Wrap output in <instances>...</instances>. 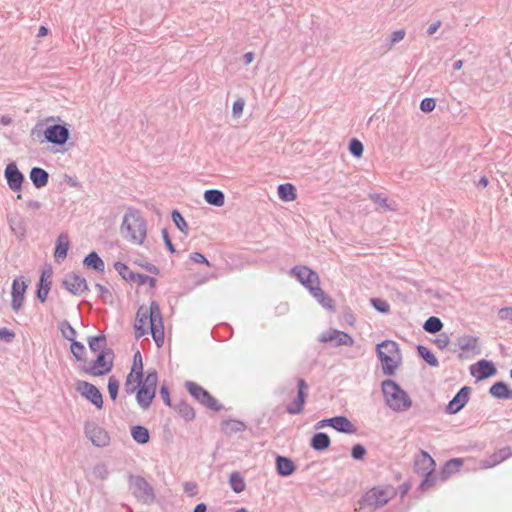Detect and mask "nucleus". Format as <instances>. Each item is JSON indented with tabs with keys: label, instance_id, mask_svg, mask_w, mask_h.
Masks as SVG:
<instances>
[{
	"label": "nucleus",
	"instance_id": "32",
	"mask_svg": "<svg viewBox=\"0 0 512 512\" xmlns=\"http://www.w3.org/2000/svg\"><path fill=\"white\" fill-rule=\"evenodd\" d=\"M205 201L213 206L221 207L225 202V195L221 190L209 189L204 192Z\"/></svg>",
	"mask_w": 512,
	"mask_h": 512
},
{
	"label": "nucleus",
	"instance_id": "31",
	"mask_svg": "<svg viewBox=\"0 0 512 512\" xmlns=\"http://www.w3.org/2000/svg\"><path fill=\"white\" fill-rule=\"evenodd\" d=\"M331 444L330 437L324 432H318L311 438L310 445L316 451L326 450Z\"/></svg>",
	"mask_w": 512,
	"mask_h": 512
},
{
	"label": "nucleus",
	"instance_id": "4",
	"mask_svg": "<svg viewBox=\"0 0 512 512\" xmlns=\"http://www.w3.org/2000/svg\"><path fill=\"white\" fill-rule=\"evenodd\" d=\"M395 494L396 490L391 485L373 487L362 496L360 505L380 508L388 503Z\"/></svg>",
	"mask_w": 512,
	"mask_h": 512
},
{
	"label": "nucleus",
	"instance_id": "40",
	"mask_svg": "<svg viewBox=\"0 0 512 512\" xmlns=\"http://www.w3.org/2000/svg\"><path fill=\"white\" fill-rule=\"evenodd\" d=\"M417 352L419 356L430 366L438 367L439 362L435 355L424 345L417 346Z\"/></svg>",
	"mask_w": 512,
	"mask_h": 512
},
{
	"label": "nucleus",
	"instance_id": "51",
	"mask_svg": "<svg viewBox=\"0 0 512 512\" xmlns=\"http://www.w3.org/2000/svg\"><path fill=\"white\" fill-rule=\"evenodd\" d=\"M363 144L360 140L353 138L349 143V151L355 157H360L363 154Z\"/></svg>",
	"mask_w": 512,
	"mask_h": 512
},
{
	"label": "nucleus",
	"instance_id": "17",
	"mask_svg": "<svg viewBox=\"0 0 512 512\" xmlns=\"http://www.w3.org/2000/svg\"><path fill=\"white\" fill-rule=\"evenodd\" d=\"M298 391L296 398L286 406V412L291 415H297L300 414L305 405V399H306V389L308 388V385L306 381L303 378L298 379Z\"/></svg>",
	"mask_w": 512,
	"mask_h": 512
},
{
	"label": "nucleus",
	"instance_id": "28",
	"mask_svg": "<svg viewBox=\"0 0 512 512\" xmlns=\"http://www.w3.org/2000/svg\"><path fill=\"white\" fill-rule=\"evenodd\" d=\"M489 393L496 399H512V390L502 381L494 383L490 387Z\"/></svg>",
	"mask_w": 512,
	"mask_h": 512
},
{
	"label": "nucleus",
	"instance_id": "58",
	"mask_svg": "<svg viewBox=\"0 0 512 512\" xmlns=\"http://www.w3.org/2000/svg\"><path fill=\"white\" fill-rule=\"evenodd\" d=\"M245 106V101L243 98H238L236 101H234L232 106V113L234 117H240V115L243 112Z\"/></svg>",
	"mask_w": 512,
	"mask_h": 512
},
{
	"label": "nucleus",
	"instance_id": "10",
	"mask_svg": "<svg viewBox=\"0 0 512 512\" xmlns=\"http://www.w3.org/2000/svg\"><path fill=\"white\" fill-rule=\"evenodd\" d=\"M86 437L97 447H105L110 442L107 431L94 422H87L84 427Z\"/></svg>",
	"mask_w": 512,
	"mask_h": 512
},
{
	"label": "nucleus",
	"instance_id": "61",
	"mask_svg": "<svg viewBox=\"0 0 512 512\" xmlns=\"http://www.w3.org/2000/svg\"><path fill=\"white\" fill-rule=\"evenodd\" d=\"M15 338V333L8 328H0V340H4L6 343H11Z\"/></svg>",
	"mask_w": 512,
	"mask_h": 512
},
{
	"label": "nucleus",
	"instance_id": "1",
	"mask_svg": "<svg viewBox=\"0 0 512 512\" xmlns=\"http://www.w3.org/2000/svg\"><path fill=\"white\" fill-rule=\"evenodd\" d=\"M120 232L122 237L135 245H142L147 235V222L141 212L128 208L123 216Z\"/></svg>",
	"mask_w": 512,
	"mask_h": 512
},
{
	"label": "nucleus",
	"instance_id": "57",
	"mask_svg": "<svg viewBox=\"0 0 512 512\" xmlns=\"http://www.w3.org/2000/svg\"><path fill=\"white\" fill-rule=\"evenodd\" d=\"M44 122L43 121H39L36 123V125L31 129V137L34 139V140H40L41 136L43 135V131L45 130L44 129Z\"/></svg>",
	"mask_w": 512,
	"mask_h": 512
},
{
	"label": "nucleus",
	"instance_id": "24",
	"mask_svg": "<svg viewBox=\"0 0 512 512\" xmlns=\"http://www.w3.org/2000/svg\"><path fill=\"white\" fill-rule=\"evenodd\" d=\"M30 180L32 181L33 185L40 189L42 187H45L48 184L49 181V174L46 170L40 167H33L30 170L29 174Z\"/></svg>",
	"mask_w": 512,
	"mask_h": 512
},
{
	"label": "nucleus",
	"instance_id": "9",
	"mask_svg": "<svg viewBox=\"0 0 512 512\" xmlns=\"http://www.w3.org/2000/svg\"><path fill=\"white\" fill-rule=\"evenodd\" d=\"M75 389L96 408L101 409L103 407L102 394L95 385L84 380H78L75 384Z\"/></svg>",
	"mask_w": 512,
	"mask_h": 512
},
{
	"label": "nucleus",
	"instance_id": "5",
	"mask_svg": "<svg viewBox=\"0 0 512 512\" xmlns=\"http://www.w3.org/2000/svg\"><path fill=\"white\" fill-rule=\"evenodd\" d=\"M113 351L111 349H103L97 358L82 370L91 376H102L108 374L113 368Z\"/></svg>",
	"mask_w": 512,
	"mask_h": 512
},
{
	"label": "nucleus",
	"instance_id": "21",
	"mask_svg": "<svg viewBox=\"0 0 512 512\" xmlns=\"http://www.w3.org/2000/svg\"><path fill=\"white\" fill-rule=\"evenodd\" d=\"M8 223L11 232L22 241L26 237V221L19 215H12L8 217Z\"/></svg>",
	"mask_w": 512,
	"mask_h": 512
},
{
	"label": "nucleus",
	"instance_id": "64",
	"mask_svg": "<svg viewBox=\"0 0 512 512\" xmlns=\"http://www.w3.org/2000/svg\"><path fill=\"white\" fill-rule=\"evenodd\" d=\"M160 396H161L164 404L170 407L171 406L170 393H169L168 387L165 384H163L160 387Z\"/></svg>",
	"mask_w": 512,
	"mask_h": 512
},
{
	"label": "nucleus",
	"instance_id": "7",
	"mask_svg": "<svg viewBox=\"0 0 512 512\" xmlns=\"http://www.w3.org/2000/svg\"><path fill=\"white\" fill-rule=\"evenodd\" d=\"M149 324L151 335L157 346H161L164 342V326L162 314L157 302L152 301L149 308Z\"/></svg>",
	"mask_w": 512,
	"mask_h": 512
},
{
	"label": "nucleus",
	"instance_id": "3",
	"mask_svg": "<svg viewBox=\"0 0 512 512\" xmlns=\"http://www.w3.org/2000/svg\"><path fill=\"white\" fill-rule=\"evenodd\" d=\"M377 356L385 375L391 376L397 370L401 355L398 344L393 340H384L376 346Z\"/></svg>",
	"mask_w": 512,
	"mask_h": 512
},
{
	"label": "nucleus",
	"instance_id": "29",
	"mask_svg": "<svg viewBox=\"0 0 512 512\" xmlns=\"http://www.w3.org/2000/svg\"><path fill=\"white\" fill-rule=\"evenodd\" d=\"M276 470L281 476H289L295 470L294 462L287 457L278 455L276 457Z\"/></svg>",
	"mask_w": 512,
	"mask_h": 512
},
{
	"label": "nucleus",
	"instance_id": "54",
	"mask_svg": "<svg viewBox=\"0 0 512 512\" xmlns=\"http://www.w3.org/2000/svg\"><path fill=\"white\" fill-rule=\"evenodd\" d=\"M366 448L362 444H355L351 450V456L355 460H361L366 455Z\"/></svg>",
	"mask_w": 512,
	"mask_h": 512
},
{
	"label": "nucleus",
	"instance_id": "23",
	"mask_svg": "<svg viewBox=\"0 0 512 512\" xmlns=\"http://www.w3.org/2000/svg\"><path fill=\"white\" fill-rule=\"evenodd\" d=\"M331 427L341 433L353 434L356 432L353 423L345 416L332 417Z\"/></svg>",
	"mask_w": 512,
	"mask_h": 512
},
{
	"label": "nucleus",
	"instance_id": "20",
	"mask_svg": "<svg viewBox=\"0 0 512 512\" xmlns=\"http://www.w3.org/2000/svg\"><path fill=\"white\" fill-rule=\"evenodd\" d=\"M27 285L25 281H20L19 279H14L12 283V301L11 306L14 311H18L23 305L24 294L26 292Z\"/></svg>",
	"mask_w": 512,
	"mask_h": 512
},
{
	"label": "nucleus",
	"instance_id": "30",
	"mask_svg": "<svg viewBox=\"0 0 512 512\" xmlns=\"http://www.w3.org/2000/svg\"><path fill=\"white\" fill-rule=\"evenodd\" d=\"M69 249V238L65 233H61L56 241V248L54 252V256L56 260H63L67 257V252Z\"/></svg>",
	"mask_w": 512,
	"mask_h": 512
},
{
	"label": "nucleus",
	"instance_id": "55",
	"mask_svg": "<svg viewBox=\"0 0 512 512\" xmlns=\"http://www.w3.org/2000/svg\"><path fill=\"white\" fill-rule=\"evenodd\" d=\"M435 106L436 102L433 98H424L420 103V109L425 113L432 112L435 109Z\"/></svg>",
	"mask_w": 512,
	"mask_h": 512
},
{
	"label": "nucleus",
	"instance_id": "26",
	"mask_svg": "<svg viewBox=\"0 0 512 512\" xmlns=\"http://www.w3.org/2000/svg\"><path fill=\"white\" fill-rule=\"evenodd\" d=\"M511 456V451L509 447H504L499 451L495 452L493 455L489 456L486 460L483 461V468H491L501 463L505 459Z\"/></svg>",
	"mask_w": 512,
	"mask_h": 512
},
{
	"label": "nucleus",
	"instance_id": "52",
	"mask_svg": "<svg viewBox=\"0 0 512 512\" xmlns=\"http://www.w3.org/2000/svg\"><path fill=\"white\" fill-rule=\"evenodd\" d=\"M135 282L139 285L149 284L151 288H154L156 285V279L154 277L139 273H135Z\"/></svg>",
	"mask_w": 512,
	"mask_h": 512
},
{
	"label": "nucleus",
	"instance_id": "14",
	"mask_svg": "<svg viewBox=\"0 0 512 512\" xmlns=\"http://www.w3.org/2000/svg\"><path fill=\"white\" fill-rule=\"evenodd\" d=\"M62 285L73 295H80L88 290L87 281L77 273H68L65 275Z\"/></svg>",
	"mask_w": 512,
	"mask_h": 512
},
{
	"label": "nucleus",
	"instance_id": "25",
	"mask_svg": "<svg viewBox=\"0 0 512 512\" xmlns=\"http://www.w3.org/2000/svg\"><path fill=\"white\" fill-rule=\"evenodd\" d=\"M156 396V392L147 388H140L136 392V401L142 410H147Z\"/></svg>",
	"mask_w": 512,
	"mask_h": 512
},
{
	"label": "nucleus",
	"instance_id": "42",
	"mask_svg": "<svg viewBox=\"0 0 512 512\" xmlns=\"http://www.w3.org/2000/svg\"><path fill=\"white\" fill-rule=\"evenodd\" d=\"M142 382V378L138 379L137 375H134L133 373H129L125 384L124 389L127 394H133L136 393L137 390L140 388Z\"/></svg>",
	"mask_w": 512,
	"mask_h": 512
},
{
	"label": "nucleus",
	"instance_id": "36",
	"mask_svg": "<svg viewBox=\"0 0 512 512\" xmlns=\"http://www.w3.org/2000/svg\"><path fill=\"white\" fill-rule=\"evenodd\" d=\"M278 196L282 201H294L297 197L295 187L290 183L280 184L278 186Z\"/></svg>",
	"mask_w": 512,
	"mask_h": 512
},
{
	"label": "nucleus",
	"instance_id": "50",
	"mask_svg": "<svg viewBox=\"0 0 512 512\" xmlns=\"http://www.w3.org/2000/svg\"><path fill=\"white\" fill-rule=\"evenodd\" d=\"M107 388H108L110 398L113 401L116 400V398L118 396V390H119V381L116 379L115 376L109 377Z\"/></svg>",
	"mask_w": 512,
	"mask_h": 512
},
{
	"label": "nucleus",
	"instance_id": "53",
	"mask_svg": "<svg viewBox=\"0 0 512 512\" xmlns=\"http://www.w3.org/2000/svg\"><path fill=\"white\" fill-rule=\"evenodd\" d=\"M371 304L377 311H379L381 313H387L390 308L389 304L386 301L378 299V298H372Z\"/></svg>",
	"mask_w": 512,
	"mask_h": 512
},
{
	"label": "nucleus",
	"instance_id": "39",
	"mask_svg": "<svg viewBox=\"0 0 512 512\" xmlns=\"http://www.w3.org/2000/svg\"><path fill=\"white\" fill-rule=\"evenodd\" d=\"M107 341L105 335L101 334L98 336H91L88 338V346L92 352H101L106 347Z\"/></svg>",
	"mask_w": 512,
	"mask_h": 512
},
{
	"label": "nucleus",
	"instance_id": "43",
	"mask_svg": "<svg viewBox=\"0 0 512 512\" xmlns=\"http://www.w3.org/2000/svg\"><path fill=\"white\" fill-rule=\"evenodd\" d=\"M443 328V323L436 316L429 317L423 324V329L428 333H438Z\"/></svg>",
	"mask_w": 512,
	"mask_h": 512
},
{
	"label": "nucleus",
	"instance_id": "44",
	"mask_svg": "<svg viewBox=\"0 0 512 512\" xmlns=\"http://www.w3.org/2000/svg\"><path fill=\"white\" fill-rule=\"evenodd\" d=\"M114 268L124 280L127 282H135V272L131 271L126 264L115 262Z\"/></svg>",
	"mask_w": 512,
	"mask_h": 512
},
{
	"label": "nucleus",
	"instance_id": "6",
	"mask_svg": "<svg viewBox=\"0 0 512 512\" xmlns=\"http://www.w3.org/2000/svg\"><path fill=\"white\" fill-rule=\"evenodd\" d=\"M184 386L190 395L206 408L213 411L222 409V405L202 386L192 381H186Z\"/></svg>",
	"mask_w": 512,
	"mask_h": 512
},
{
	"label": "nucleus",
	"instance_id": "56",
	"mask_svg": "<svg viewBox=\"0 0 512 512\" xmlns=\"http://www.w3.org/2000/svg\"><path fill=\"white\" fill-rule=\"evenodd\" d=\"M370 199L379 206L383 207L384 209H390V206L388 204V199L383 194H371Z\"/></svg>",
	"mask_w": 512,
	"mask_h": 512
},
{
	"label": "nucleus",
	"instance_id": "33",
	"mask_svg": "<svg viewBox=\"0 0 512 512\" xmlns=\"http://www.w3.org/2000/svg\"><path fill=\"white\" fill-rule=\"evenodd\" d=\"M83 265L97 272H104L105 263L95 251L90 252L83 260Z\"/></svg>",
	"mask_w": 512,
	"mask_h": 512
},
{
	"label": "nucleus",
	"instance_id": "35",
	"mask_svg": "<svg viewBox=\"0 0 512 512\" xmlns=\"http://www.w3.org/2000/svg\"><path fill=\"white\" fill-rule=\"evenodd\" d=\"M222 429L226 434L238 433L246 430L247 426L243 421L228 419L222 421Z\"/></svg>",
	"mask_w": 512,
	"mask_h": 512
},
{
	"label": "nucleus",
	"instance_id": "8",
	"mask_svg": "<svg viewBox=\"0 0 512 512\" xmlns=\"http://www.w3.org/2000/svg\"><path fill=\"white\" fill-rule=\"evenodd\" d=\"M290 272L309 292L314 287L320 285V278L317 272L305 265L294 266Z\"/></svg>",
	"mask_w": 512,
	"mask_h": 512
},
{
	"label": "nucleus",
	"instance_id": "60",
	"mask_svg": "<svg viewBox=\"0 0 512 512\" xmlns=\"http://www.w3.org/2000/svg\"><path fill=\"white\" fill-rule=\"evenodd\" d=\"M434 342L439 349H445L448 346L450 339L446 333H441L436 337Z\"/></svg>",
	"mask_w": 512,
	"mask_h": 512
},
{
	"label": "nucleus",
	"instance_id": "37",
	"mask_svg": "<svg viewBox=\"0 0 512 512\" xmlns=\"http://www.w3.org/2000/svg\"><path fill=\"white\" fill-rule=\"evenodd\" d=\"M131 435L132 438L139 444H146L150 439L148 429L141 425L132 426Z\"/></svg>",
	"mask_w": 512,
	"mask_h": 512
},
{
	"label": "nucleus",
	"instance_id": "12",
	"mask_svg": "<svg viewBox=\"0 0 512 512\" xmlns=\"http://www.w3.org/2000/svg\"><path fill=\"white\" fill-rule=\"evenodd\" d=\"M4 177L7 181L8 187L13 192L21 191L25 177L23 173L18 169L15 162H10L6 165L4 170Z\"/></svg>",
	"mask_w": 512,
	"mask_h": 512
},
{
	"label": "nucleus",
	"instance_id": "15",
	"mask_svg": "<svg viewBox=\"0 0 512 512\" xmlns=\"http://www.w3.org/2000/svg\"><path fill=\"white\" fill-rule=\"evenodd\" d=\"M414 468L419 476L424 477L423 480H430L429 477L435 470V461L427 452L421 451L415 460Z\"/></svg>",
	"mask_w": 512,
	"mask_h": 512
},
{
	"label": "nucleus",
	"instance_id": "41",
	"mask_svg": "<svg viewBox=\"0 0 512 512\" xmlns=\"http://www.w3.org/2000/svg\"><path fill=\"white\" fill-rule=\"evenodd\" d=\"M158 384V373L156 370H150L147 372L146 376L142 378L141 387L147 388L156 392Z\"/></svg>",
	"mask_w": 512,
	"mask_h": 512
},
{
	"label": "nucleus",
	"instance_id": "13",
	"mask_svg": "<svg viewBox=\"0 0 512 512\" xmlns=\"http://www.w3.org/2000/svg\"><path fill=\"white\" fill-rule=\"evenodd\" d=\"M130 491L144 504H151L155 500V494L149 482H130Z\"/></svg>",
	"mask_w": 512,
	"mask_h": 512
},
{
	"label": "nucleus",
	"instance_id": "18",
	"mask_svg": "<svg viewBox=\"0 0 512 512\" xmlns=\"http://www.w3.org/2000/svg\"><path fill=\"white\" fill-rule=\"evenodd\" d=\"M470 392V387L463 386L447 404L446 412L448 414L458 413L467 404Z\"/></svg>",
	"mask_w": 512,
	"mask_h": 512
},
{
	"label": "nucleus",
	"instance_id": "47",
	"mask_svg": "<svg viewBox=\"0 0 512 512\" xmlns=\"http://www.w3.org/2000/svg\"><path fill=\"white\" fill-rule=\"evenodd\" d=\"M70 350L77 361L85 360V346L81 342L73 340L71 342Z\"/></svg>",
	"mask_w": 512,
	"mask_h": 512
},
{
	"label": "nucleus",
	"instance_id": "16",
	"mask_svg": "<svg viewBox=\"0 0 512 512\" xmlns=\"http://www.w3.org/2000/svg\"><path fill=\"white\" fill-rule=\"evenodd\" d=\"M470 373L476 380L481 381L494 376L497 369L492 361L482 359L470 366Z\"/></svg>",
	"mask_w": 512,
	"mask_h": 512
},
{
	"label": "nucleus",
	"instance_id": "62",
	"mask_svg": "<svg viewBox=\"0 0 512 512\" xmlns=\"http://www.w3.org/2000/svg\"><path fill=\"white\" fill-rule=\"evenodd\" d=\"M95 287L98 290L100 297L105 302H107L108 299L112 298V294H111L110 290L108 288H106L105 286H103L102 284L96 283Z\"/></svg>",
	"mask_w": 512,
	"mask_h": 512
},
{
	"label": "nucleus",
	"instance_id": "11",
	"mask_svg": "<svg viewBox=\"0 0 512 512\" xmlns=\"http://www.w3.org/2000/svg\"><path fill=\"white\" fill-rule=\"evenodd\" d=\"M43 136L45 141L62 146L68 141L70 133L66 125L54 124L45 128Z\"/></svg>",
	"mask_w": 512,
	"mask_h": 512
},
{
	"label": "nucleus",
	"instance_id": "27",
	"mask_svg": "<svg viewBox=\"0 0 512 512\" xmlns=\"http://www.w3.org/2000/svg\"><path fill=\"white\" fill-rule=\"evenodd\" d=\"M310 294L321 304L325 309L334 311L333 299L328 296L324 290L320 287H314L311 289Z\"/></svg>",
	"mask_w": 512,
	"mask_h": 512
},
{
	"label": "nucleus",
	"instance_id": "45",
	"mask_svg": "<svg viewBox=\"0 0 512 512\" xmlns=\"http://www.w3.org/2000/svg\"><path fill=\"white\" fill-rule=\"evenodd\" d=\"M177 411L187 421L192 420L195 417L194 409L185 401H181L177 405Z\"/></svg>",
	"mask_w": 512,
	"mask_h": 512
},
{
	"label": "nucleus",
	"instance_id": "48",
	"mask_svg": "<svg viewBox=\"0 0 512 512\" xmlns=\"http://www.w3.org/2000/svg\"><path fill=\"white\" fill-rule=\"evenodd\" d=\"M171 216H172V220H173L174 224L177 226V228L181 232H186L188 229V225H187L185 219L182 217L181 213L178 210H173Z\"/></svg>",
	"mask_w": 512,
	"mask_h": 512
},
{
	"label": "nucleus",
	"instance_id": "19",
	"mask_svg": "<svg viewBox=\"0 0 512 512\" xmlns=\"http://www.w3.org/2000/svg\"><path fill=\"white\" fill-rule=\"evenodd\" d=\"M321 342H335V346H352L354 345V339L346 332L331 329L322 334L320 338Z\"/></svg>",
	"mask_w": 512,
	"mask_h": 512
},
{
	"label": "nucleus",
	"instance_id": "22",
	"mask_svg": "<svg viewBox=\"0 0 512 512\" xmlns=\"http://www.w3.org/2000/svg\"><path fill=\"white\" fill-rule=\"evenodd\" d=\"M51 275H52L51 270H48V271H43L40 276L36 294H37V298L41 302L46 301L48 293L51 289V280H50Z\"/></svg>",
	"mask_w": 512,
	"mask_h": 512
},
{
	"label": "nucleus",
	"instance_id": "49",
	"mask_svg": "<svg viewBox=\"0 0 512 512\" xmlns=\"http://www.w3.org/2000/svg\"><path fill=\"white\" fill-rule=\"evenodd\" d=\"M61 333H62V336L69 340V341H73L75 340V337H76V330L70 325V323L68 321H64L61 325Z\"/></svg>",
	"mask_w": 512,
	"mask_h": 512
},
{
	"label": "nucleus",
	"instance_id": "46",
	"mask_svg": "<svg viewBox=\"0 0 512 512\" xmlns=\"http://www.w3.org/2000/svg\"><path fill=\"white\" fill-rule=\"evenodd\" d=\"M130 373L137 375L138 379L143 378V362L139 351H137L133 356V365Z\"/></svg>",
	"mask_w": 512,
	"mask_h": 512
},
{
	"label": "nucleus",
	"instance_id": "63",
	"mask_svg": "<svg viewBox=\"0 0 512 512\" xmlns=\"http://www.w3.org/2000/svg\"><path fill=\"white\" fill-rule=\"evenodd\" d=\"M190 259H191L193 262H195V263L205 264V265H207V266H210V263H209V261L207 260V258H206L203 254H201V253H199V252H193V253H191V255H190Z\"/></svg>",
	"mask_w": 512,
	"mask_h": 512
},
{
	"label": "nucleus",
	"instance_id": "2",
	"mask_svg": "<svg viewBox=\"0 0 512 512\" xmlns=\"http://www.w3.org/2000/svg\"><path fill=\"white\" fill-rule=\"evenodd\" d=\"M382 392L386 405L395 412L407 411L412 406V400L394 380L382 382Z\"/></svg>",
	"mask_w": 512,
	"mask_h": 512
},
{
	"label": "nucleus",
	"instance_id": "38",
	"mask_svg": "<svg viewBox=\"0 0 512 512\" xmlns=\"http://www.w3.org/2000/svg\"><path fill=\"white\" fill-rule=\"evenodd\" d=\"M458 346L462 351H474L478 348V338L471 335H464L459 338Z\"/></svg>",
	"mask_w": 512,
	"mask_h": 512
},
{
	"label": "nucleus",
	"instance_id": "34",
	"mask_svg": "<svg viewBox=\"0 0 512 512\" xmlns=\"http://www.w3.org/2000/svg\"><path fill=\"white\" fill-rule=\"evenodd\" d=\"M463 465L461 458H453L448 460L442 468L441 474L443 479L452 477Z\"/></svg>",
	"mask_w": 512,
	"mask_h": 512
},
{
	"label": "nucleus",
	"instance_id": "59",
	"mask_svg": "<svg viewBox=\"0 0 512 512\" xmlns=\"http://www.w3.org/2000/svg\"><path fill=\"white\" fill-rule=\"evenodd\" d=\"M148 320H149V313L147 311H143V307H141L137 312L134 325L142 324V327H145Z\"/></svg>",
	"mask_w": 512,
	"mask_h": 512
}]
</instances>
